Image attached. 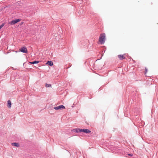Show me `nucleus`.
Instances as JSON below:
<instances>
[{"label": "nucleus", "mask_w": 158, "mask_h": 158, "mask_svg": "<svg viewBox=\"0 0 158 158\" xmlns=\"http://www.w3.org/2000/svg\"><path fill=\"white\" fill-rule=\"evenodd\" d=\"M5 24V23H3L0 26V29H1L4 26Z\"/></svg>", "instance_id": "nucleus-13"}, {"label": "nucleus", "mask_w": 158, "mask_h": 158, "mask_svg": "<svg viewBox=\"0 0 158 158\" xmlns=\"http://www.w3.org/2000/svg\"><path fill=\"white\" fill-rule=\"evenodd\" d=\"M46 64H48L50 66H52L53 65V63L52 61H48L47 62Z\"/></svg>", "instance_id": "nucleus-10"}, {"label": "nucleus", "mask_w": 158, "mask_h": 158, "mask_svg": "<svg viewBox=\"0 0 158 158\" xmlns=\"http://www.w3.org/2000/svg\"><path fill=\"white\" fill-rule=\"evenodd\" d=\"M145 74L147 72V70L146 68L145 69Z\"/></svg>", "instance_id": "nucleus-14"}, {"label": "nucleus", "mask_w": 158, "mask_h": 158, "mask_svg": "<svg viewBox=\"0 0 158 158\" xmlns=\"http://www.w3.org/2000/svg\"><path fill=\"white\" fill-rule=\"evenodd\" d=\"M12 145L13 146L15 147H19V145L18 143H12Z\"/></svg>", "instance_id": "nucleus-9"}, {"label": "nucleus", "mask_w": 158, "mask_h": 158, "mask_svg": "<svg viewBox=\"0 0 158 158\" xmlns=\"http://www.w3.org/2000/svg\"><path fill=\"white\" fill-rule=\"evenodd\" d=\"M45 86L46 87H51V84H46Z\"/></svg>", "instance_id": "nucleus-12"}, {"label": "nucleus", "mask_w": 158, "mask_h": 158, "mask_svg": "<svg viewBox=\"0 0 158 158\" xmlns=\"http://www.w3.org/2000/svg\"><path fill=\"white\" fill-rule=\"evenodd\" d=\"M54 109L56 110L65 109V107L63 105H60L57 107H54Z\"/></svg>", "instance_id": "nucleus-5"}, {"label": "nucleus", "mask_w": 158, "mask_h": 158, "mask_svg": "<svg viewBox=\"0 0 158 158\" xmlns=\"http://www.w3.org/2000/svg\"><path fill=\"white\" fill-rule=\"evenodd\" d=\"M81 129L77 128L73 129V131H76L77 132H81Z\"/></svg>", "instance_id": "nucleus-7"}, {"label": "nucleus", "mask_w": 158, "mask_h": 158, "mask_svg": "<svg viewBox=\"0 0 158 158\" xmlns=\"http://www.w3.org/2000/svg\"><path fill=\"white\" fill-rule=\"evenodd\" d=\"M128 155L130 156H132L133 155L132 154H128Z\"/></svg>", "instance_id": "nucleus-15"}, {"label": "nucleus", "mask_w": 158, "mask_h": 158, "mask_svg": "<svg viewBox=\"0 0 158 158\" xmlns=\"http://www.w3.org/2000/svg\"><path fill=\"white\" fill-rule=\"evenodd\" d=\"M126 56V54H124L123 55H119L118 56V57L121 60H122L123 59H125L126 57L125 56Z\"/></svg>", "instance_id": "nucleus-4"}, {"label": "nucleus", "mask_w": 158, "mask_h": 158, "mask_svg": "<svg viewBox=\"0 0 158 158\" xmlns=\"http://www.w3.org/2000/svg\"><path fill=\"white\" fill-rule=\"evenodd\" d=\"M21 20V19H15L14 20H12L11 21H10L9 22V24H10V25H13L15 24L16 23H17L18 22L20 21Z\"/></svg>", "instance_id": "nucleus-2"}, {"label": "nucleus", "mask_w": 158, "mask_h": 158, "mask_svg": "<svg viewBox=\"0 0 158 158\" xmlns=\"http://www.w3.org/2000/svg\"><path fill=\"white\" fill-rule=\"evenodd\" d=\"M81 132H83L86 133H90L91 131L87 129H81Z\"/></svg>", "instance_id": "nucleus-6"}, {"label": "nucleus", "mask_w": 158, "mask_h": 158, "mask_svg": "<svg viewBox=\"0 0 158 158\" xmlns=\"http://www.w3.org/2000/svg\"><path fill=\"white\" fill-rule=\"evenodd\" d=\"M39 62V61H34L32 62H30V63L31 64H35L36 63H38Z\"/></svg>", "instance_id": "nucleus-11"}, {"label": "nucleus", "mask_w": 158, "mask_h": 158, "mask_svg": "<svg viewBox=\"0 0 158 158\" xmlns=\"http://www.w3.org/2000/svg\"><path fill=\"white\" fill-rule=\"evenodd\" d=\"M11 103L10 100H8L7 101V106L8 108H10L11 107Z\"/></svg>", "instance_id": "nucleus-8"}, {"label": "nucleus", "mask_w": 158, "mask_h": 158, "mask_svg": "<svg viewBox=\"0 0 158 158\" xmlns=\"http://www.w3.org/2000/svg\"><path fill=\"white\" fill-rule=\"evenodd\" d=\"M105 40V34L104 33L100 35L99 37V41L101 44H104Z\"/></svg>", "instance_id": "nucleus-1"}, {"label": "nucleus", "mask_w": 158, "mask_h": 158, "mask_svg": "<svg viewBox=\"0 0 158 158\" xmlns=\"http://www.w3.org/2000/svg\"><path fill=\"white\" fill-rule=\"evenodd\" d=\"M19 50L22 52L24 53H27V50L26 47H23L21 48Z\"/></svg>", "instance_id": "nucleus-3"}]
</instances>
